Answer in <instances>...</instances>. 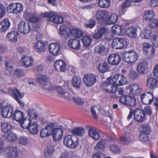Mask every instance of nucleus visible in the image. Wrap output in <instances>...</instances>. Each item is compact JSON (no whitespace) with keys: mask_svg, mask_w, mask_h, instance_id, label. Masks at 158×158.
I'll return each instance as SVG.
<instances>
[{"mask_svg":"<svg viewBox=\"0 0 158 158\" xmlns=\"http://www.w3.org/2000/svg\"><path fill=\"white\" fill-rule=\"evenodd\" d=\"M8 93L11 95L18 102L21 107L24 106V103L21 100L20 98H23L24 96L23 92H20L19 89L16 88H9L7 89Z\"/></svg>","mask_w":158,"mask_h":158,"instance_id":"obj_1","label":"nucleus"},{"mask_svg":"<svg viewBox=\"0 0 158 158\" xmlns=\"http://www.w3.org/2000/svg\"><path fill=\"white\" fill-rule=\"evenodd\" d=\"M42 16L44 18H49V21L55 24H60L63 22L62 17L58 15L53 11L46 12L42 14Z\"/></svg>","mask_w":158,"mask_h":158,"instance_id":"obj_2","label":"nucleus"},{"mask_svg":"<svg viewBox=\"0 0 158 158\" xmlns=\"http://www.w3.org/2000/svg\"><path fill=\"white\" fill-rule=\"evenodd\" d=\"M79 141L77 138L72 135H67L64 139L63 143L67 147L71 148H76L78 145Z\"/></svg>","mask_w":158,"mask_h":158,"instance_id":"obj_3","label":"nucleus"},{"mask_svg":"<svg viewBox=\"0 0 158 158\" xmlns=\"http://www.w3.org/2000/svg\"><path fill=\"white\" fill-rule=\"evenodd\" d=\"M123 56L124 61L129 64H131L137 60L138 56L135 51H129L125 52Z\"/></svg>","mask_w":158,"mask_h":158,"instance_id":"obj_4","label":"nucleus"},{"mask_svg":"<svg viewBox=\"0 0 158 158\" xmlns=\"http://www.w3.org/2000/svg\"><path fill=\"white\" fill-rule=\"evenodd\" d=\"M110 80L112 81L114 85L116 86H120L125 84L126 81V78L123 75L117 74L113 77H109Z\"/></svg>","mask_w":158,"mask_h":158,"instance_id":"obj_5","label":"nucleus"},{"mask_svg":"<svg viewBox=\"0 0 158 158\" xmlns=\"http://www.w3.org/2000/svg\"><path fill=\"white\" fill-rule=\"evenodd\" d=\"M102 88L105 91L109 93H114L117 90L116 87L112 81L110 80L109 77L107 79V81L103 83Z\"/></svg>","mask_w":158,"mask_h":158,"instance_id":"obj_6","label":"nucleus"},{"mask_svg":"<svg viewBox=\"0 0 158 158\" xmlns=\"http://www.w3.org/2000/svg\"><path fill=\"white\" fill-rule=\"evenodd\" d=\"M128 89L129 95L131 96H137L140 94L142 89L139 85L135 83L129 85Z\"/></svg>","mask_w":158,"mask_h":158,"instance_id":"obj_7","label":"nucleus"},{"mask_svg":"<svg viewBox=\"0 0 158 158\" xmlns=\"http://www.w3.org/2000/svg\"><path fill=\"white\" fill-rule=\"evenodd\" d=\"M83 81L86 86L90 87L96 82V76L93 74H86L83 77Z\"/></svg>","mask_w":158,"mask_h":158,"instance_id":"obj_8","label":"nucleus"},{"mask_svg":"<svg viewBox=\"0 0 158 158\" xmlns=\"http://www.w3.org/2000/svg\"><path fill=\"white\" fill-rule=\"evenodd\" d=\"M126 41L122 38L114 39L112 43V47L116 49H123L126 47Z\"/></svg>","mask_w":158,"mask_h":158,"instance_id":"obj_9","label":"nucleus"},{"mask_svg":"<svg viewBox=\"0 0 158 158\" xmlns=\"http://www.w3.org/2000/svg\"><path fill=\"white\" fill-rule=\"evenodd\" d=\"M37 82L43 87H48L46 89L49 90L52 89V87L49 81V80L46 76L42 75L39 77L37 80Z\"/></svg>","mask_w":158,"mask_h":158,"instance_id":"obj_10","label":"nucleus"},{"mask_svg":"<svg viewBox=\"0 0 158 158\" xmlns=\"http://www.w3.org/2000/svg\"><path fill=\"white\" fill-rule=\"evenodd\" d=\"M18 29L21 33L24 34H27L31 31L29 23L24 21L20 22L19 23Z\"/></svg>","mask_w":158,"mask_h":158,"instance_id":"obj_11","label":"nucleus"},{"mask_svg":"<svg viewBox=\"0 0 158 158\" xmlns=\"http://www.w3.org/2000/svg\"><path fill=\"white\" fill-rule=\"evenodd\" d=\"M135 119L138 122H141L144 121L146 118L144 110L138 109L134 112Z\"/></svg>","mask_w":158,"mask_h":158,"instance_id":"obj_12","label":"nucleus"},{"mask_svg":"<svg viewBox=\"0 0 158 158\" xmlns=\"http://www.w3.org/2000/svg\"><path fill=\"white\" fill-rule=\"evenodd\" d=\"M153 95L150 92H148L143 94L141 96L142 103L145 105L151 103L153 99Z\"/></svg>","mask_w":158,"mask_h":158,"instance_id":"obj_13","label":"nucleus"},{"mask_svg":"<svg viewBox=\"0 0 158 158\" xmlns=\"http://www.w3.org/2000/svg\"><path fill=\"white\" fill-rule=\"evenodd\" d=\"M108 16L109 14L105 10H100L97 11L95 18L98 21H105L106 23Z\"/></svg>","mask_w":158,"mask_h":158,"instance_id":"obj_14","label":"nucleus"},{"mask_svg":"<svg viewBox=\"0 0 158 158\" xmlns=\"http://www.w3.org/2000/svg\"><path fill=\"white\" fill-rule=\"evenodd\" d=\"M108 63L112 65H117L121 60V57L116 54H111L108 56Z\"/></svg>","mask_w":158,"mask_h":158,"instance_id":"obj_15","label":"nucleus"},{"mask_svg":"<svg viewBox=\"0 0 158 158\" xmlns=\"http://www.w3.org/2000/svg\"><path fill=\"white\" fill-rule=\"evenodd\" d=\"M4 152H6L7 156L10 158H15L18 156L17 148L15 147H6Z\"/></svg>","mask_w":158,"mask_h":158,"instance_id":"obj_16","label":"nucleus"},{"mask_svg":"<svg viewBox=\"0 0 158 158\" xmlns=\"http://www.w3.org/2000/svg\"><path fill=\"white\" fill-rule=\"evenodd\" d=\"M23 16L27 21L33 23L39 21L40 19V17L37 15L33 13H29L27 11L25 12Z\"/></svg>","mask_w":158,"mask_h":158,"instance_id":"obj_17","label":"nucleus"},{"mask_svg":"<svg viewBox=\"0 0 158 158\" xmlns=\"http://www.w3.org/2000/svg\"><path fill=\"white\" fill-rule=\"evenodd\" d=\"M68 44L71 48L77 50L80 49L81 47L80 40L76 38L70 39L68 42Z\"/></svg>","mask_w":158,"mask_h":158,"instance_id":"obj_18","label":"nucleus"},{"mask_svg":"<svg viewBox=\"0 0 158 158\" xmlns=\"http://www.w3.org/2000/svg\"><path fill=\"white\" fill-rule=\"evenodd\" d=\"M66 64L62 60H56L54 64L55 68L56 71L59 72H64L66 70Z\"/></svg>","mask_w":158,"mask_h":158,"instance_id":"obj_19","label":"nucleus"},{"mask_svg":"<svg viewBox=\"0 0 158 158\" xmlns=\"http://www.w3.org/2000/svg\"><path fill=\"white\" fill-rule=\"evenodd\" d=\"M137 28L135 27H129L126 30V34L130 38L135 39L137 36Z\"/></svg>","mask_w":158,"mask_h":158,"instance_id":"obj_20","label":"nucleus"},{"mask_svg":"<svg viewBox=\"0 0 158 158\" xmlns=\"http://www.w3.org/2000/svg\"><path fill=\"white\" fill-rule=\"evenodd\" d=\"M148 69L147 63L145 62L139 63L137 66L136 70L139 73L141 74H144Z\"/></svg>","mask_w":158,"mask_h":158,"instance_id":"obj_21","label":"nucleus"},{"mask_svg":"<svg viewBox=\"0 0 158 158\" xmlns=\"http://www.w3.org/2000/svg\"><path fill=\"white\" fill-rule=\"evenodd\" d=\"M52 132L53 140L55 141H57L62 136L63 131L61 128H56L53 129Z\"/></svg>","mask_w":158,"mask_h":158,"instance_id":"obj_22","label":"nucleus"},{"mask_svg":"<svg viewBox=\"0 0 158 158\" xmlns=\"http://www.w3.org/2000/svg\"><path fill=\"white\" fill-rule=\"evenodd\" d=\"M22 60L23 65L25 68L31 66L33 62V60L31 56L26 55L22 58Z\"/></svg>","mask_w":158,"mask_h":158,"instance_id":"obj_23","label":"nucleus"},{"mask_svg":"<svg viewBox=\"0 0 158 158\" xmlns=\"http://www.w3.org/2000/svg\"><path fill=\"white\" fill-rule=\"evenodd\" d=\"M49 50L50 52L54 55H58L60 53L59 46L56 43L50 44L49 46Z\"/></svg>","mask_w":158,"mask_h":158,"instance_id":"obj_24","label":"nucleus"},{"mask_svg":"<svg viewBox=\"0 0 158 158\" xmlns=\"http://www.w3.org/2000/svg\"><path fill=\"white\" fill-rule=\"evenodd\" d=\"M13 111V109L11 107L6 106L3 107L1 111L2 116L4 118H10L12 116Z\"/></svg>","mask_w":158,"mask_h":158,"instance_id":"obj_25","label":"nucleus"},{"mask_svg":"<svg viewBox=\"0 0 158 158\" xmlns=\"http://www.w3.org/2000/svg\"><path fill=\"white\" fill-rule=\"evenodd\" d=\"M10 25V23L8 19L3 20L0 23V31L5 32L8 30Z\"/></svg>","mask_w":158,"mask_h":158,"instance_id":"obj_26","label":"nucleus"},{"mask_svg":"<svg viewBox=\"0 0 158 158\" xmlns=\"http://www.w3.org/2000/svg\"><path fill=\"white\" fill-rule=\"evenodd\" d=\"M45 45L44 43L38 41L36 42L33 47L34 50L38 52H42L45 49Z\"/></svg>","mask_w":158,"mask_h":158,"instance_id":"obj_27","label":"nucleus"},{"mask_svg":"<svg viewBox=\"0 0 158 158\" xmlns=\"http://www.w3.org/2000/svg\"><path fill=\"white\" fill-rule=\"evenodd\" d=\"M107 31V29L104 27H101L97 33L93 35V38L98 40L102 37L103 35Z\"/></svg>","mask_w":158,"mask_h":158,"instance_id":"obj_28","label":"nucleus"},{"mask_svg":"<svg viewBox=\"0 0 158 158\" xmlns=\"http://www.w3.org/2000/svg\"><path fill=\"white\" fill-rule=\"evenodd\" d=\"M88 134L90 137L96 140H98L100 138L99 132L94 128H90L89 129Z\"/></svg>","mask_w":158,"mask_h":158,"instance_id":"obj_29","label":"nucleus"},{"mask_svg":"<svg viewBox=\"0 0 158 158\" xmlns=\"http://www.w3.org/2000/svg\"><path fill=\"white\" fill-rule=\"evenodd\" d=\"M94 50L96 52L101 55H104L106 53V48L104 45L100 44L95 47Z\"/></svg>","mask_w":158,"mask_h":158,"instance_id":"obj_30","label":"nucleus"},{"mask_svg":"<svg viewBox=\"0 0 158 158\" xmlns=\"http://www.w3.org/2000/svg\"><path fill=\"white\" fill-rule=\"evenodd\" d=\"M158 80L153 78H149L147 81V86L150 89H153L156 87Z\"/></svg>","mask_w":158,"mask_h":158,"instance_id":"obj_31","label":"nucleus"},{"mask_svg":"<svg viewBox=\"0 0 158 158\" xmlns=\"http://www.w3.org/2000/svg\"><path fill=\"white\" fill-rule=\"evenodd\" d=\"M108 140L107 139H101L100 141L98 142L95 148L98 151H102L104 148Z\"/></svg>","mask_w":158,"mask_h":158,"instance_id":"obj_32","label":"nucleus"},{"mask_svg":"<svg viewBox=\"0 0 158 158\" xmlns=\"http://www.w3.org/2000/svg\"><path fill=\"white\" fill-rule=\"evenodd\" d=\"M118 16L115 14H112L108 17L106 23L107 24H112L115 23L118 21Z\"/></svg>","mask_w":158,"mask_h":158,"instance_id":"obj_33","label":"nucleus"},{"mask_svg":"<svg viewBox=\"0 0 158 158\" xmlns=\"http://www.w3.org/2000/svg\"><path fill=\"white\" fill-rule=\"evenodd\" d=\"M24 118L23 113L19 110L15 111L13 115V119L19 123L21 122L22 119Z\"/></svg>","mask_w":158,"mask_h":158,"instance_id":"obj_34","label":"nucleus"},{"mask_svg":"<svg viewBox=\"0 0 158 158\" xmlns=\"http://www.w3.org/2000/svg\"><path fill=\"white\" fill-rule=\"evenodd\" d=\"M73 134L78 136H82L84 135L85 130L81 127H77L74 128L72 131Z\"/></svg>","mask_w":158,"mask_h":158,"instance_id":"obj_35","label":"nucleus"},{"mask_svg":"<svg viewBox=\"0 0 158 158\" xmlns=\"http://www.w3.org/2000/svg\"><path fill=\"white\" fill-rule=\"evenodd\" d=\"M1 129L2 131L5 133H7L10 130L11 126L10 123L4 122L1 123Z\"/></svg>","mask_w":158,"mask_h":158,"instance_id":"obj_36","label":"nucleus"},{"mask_svg":"<svg viewBox=\"0 0 158 158\" xmlns=\"http://www.w3.org/2000/svg\"><path fill=\"white\" fill-rule=\"evenodd\" d=\"M112 32L115 34L120 35L123 33V27L121 25H114L112 27Z\"/></svg>","mask_w":158,"mask_h":158,"instance_id":"obj_37","label":"nucleus"},{"mask_svg":"<svg viewBox=\"0 0 158 158\" xmlns=\"http://www.w3.org/2000/svg\"><path fill=\"white\" fill-rule=\"evenodd\" d=\"M98 69L102 73H105L110 70L109 64L106 62L100 64L98 66Z\"/></svg>","mask_w":158,"mask_h":158,"instance_id":"obj_38","label":"nucleus"},{"mask_svg":"<svg viewBox=\"0 0 158 158\" xmlns=\"http://www.w3.org/2000/svg\"><path fill=\"white\" fill-rule=\"evenodd\" d=\"M54 151V148L53 146H48L44 152V155L45 158L50 157L52 155Z\"/></svg>","mask_w":158,"mask_h":158,"instance_id":"obj_39","label":"nucleus"},{"mask_svg":"<svg viewBox=\"0 0 158 158\" xmlns=\"http://www.w3.org/2000/svg\"><path fill=\"white\" fill-rule=\"evenodd\" d=\"M38 125L35 123L30 124L28 129L30 133L32 134H35L38 132Z\"/></svg>","mask_w":158,"mask_h":158,"instance_id":"obj_40","label":"nucleus"},{"mask_svg":"<svg viewBox=\"0 0 158 158\" xmlns=\"http://www.w3.org/2000/svg\"><path fill=\"white\" fill-rule=\"evenodd\" d=\"M5 139L7 141L14 142L17 139L16 135L11 132L5 134Z\"/></svg>","mask_w":158,"mask_h":158,"instance_id":"obj_41","label":"nucleus"},{"mask_svg":"<svg viewBox=\"0 0 158 158\" xmlns=\"http://www.w3.org/2000/svg\"><path fill=\"white\" fill-rule=\"evenodd\" d=\"M154 16L153 11L152 10L145 11L144 13L143 18L146 21L150 20Z\"/></svg>","mask_w":158,"mask_h":158,"instance_id":"obj_42","label":"nucleus"},{"mask_svg":"<svg viewBox=\"0 0 158 158\" xmlns=\"http://www.w3.org/2000/svg\"><path fill=\"white\" fill-rule=\"evenodd\" d=\"M81 82V80L80 78L76 77H73L72 84L74 87L76 88H79L80 87Z\"/></svg>","mask_w":158,"mask_h":158,"instance_id":"obj_43","label":"nucleus"},{"mask_svg":"<svg viewBox=\"0 0 158 158\" xmlns=\"http://www.w3.org/2000/svg\"><path fill=\"white\" fill-rule=\"evenodd\" d=\"M19 123L22 128L23 129H27L28 128L31 122L30 119L24 118Z\"/></svg>","mask_w":158,"mask_h":158,"instance_id":"obj_44","label":"nucleus"},{"mask_svg":"<svg viewBox=\"0 0 158 158\" xmlns=\"http://www.w3.org/2000/svg\"><path fill=\"white\" fill-rule=\"evenodd\" d=\"M140 35L142 39H149L151 37V32L150 30L145 29L141 31Z\"/></svg>","mask_w":158,"mask_h":158,"instance_id":"obj_45","label":"nucleus"},{"mask_svg":"<svg viewBox=\"0 0 158 158\" xmlns=\"http://www.w3.org/2000/svg\"><path fill=\"white\" fill-rule=\"evenodd\" d=\"M70 32L73 36L75 37L80 38L83 35L82 32L80 30L77 29H73L70 30Z\"/></svg>","mask_w":158,"mask_h":158,"instance_id":"obj_46","label":"nucleus"},{"mask_svg":"<svg viewBox=\"0 0 158 158\" xmlns=\"http://www.w3.org/2000/svg\"><path fill=\"white\" fill-rule=\"evenodd\" d=\"M81 41L85 47H87L89 46L91 44L92 39L91 38L88 36H84L81 39Z\"/></svg>","mask_w":158,"mask_h":158,"instance_id":"obj_47","label":"nucleus"},{"mask_svg":"<svg viewBox=\"0 0 158 158\" xmlns=\"http://www.w3.org/2000/svg\"><path fill=\"white\" fill-rule=\"evenodd\" d=\"M133 138V136L129 134H125L124 136L121 137L120 140L125 143H130Z\"/></svg>","mask_w":158,"mask_h":158,"instance_id":"obj_48","label":"nucleus"},{"mask_svg":"<svg viewBox=\"0 0 158 158\" xmlns=\"http://www.w3.org/2000/svg\"><path fill=\"white\" fill-rule=\"evenodd\" d=\"M7 38L10 41L12 42H16L17 41V36L14 31L9 32L7 35Z\"/></svg>","mask_w":158,"mask_h":158,"instance_id":"obj_49","label":"nucleus"},{"mask_svg":"<svg viewBox=\"0 0 158 158\" xmlns=\"http://www.w3.org/2000/svg\"><path fill=\"white\" fill-rule=\"evenodd\" d=\"M110 3V0H99L98 4L101 8H106L109 7Z\"/></svg>","mask_w":158,"mask_h":158,"instance_id":"obj_50","label":"nucleus"},{"mask_svg":"<svg viewBox=\"0 0 158 158\" xmlns=\"http://www.w3.org/2000/svg\"><path fill=\"white\" fill-rule=\"evenodd\" d=\"M143 50L146 52V53L151 52V53L154 52L153 48L151 45L145 43L143 44Z\"/></svg>","mask_w":158,"mask_h":158,"instance_id":"obj_51","label":"nucleus"},{"mask_svg":"<svg viewBox=\"0 0 158 158\" xmlns=\"http://www.w3.org/2000/svg\"><path fill=\"white\" fill-rule=\"evenodd\" d=\"M67 27L65 25H61L60 27V35L62 36L64 35L65 36H68L69 34L67 31Z\"/></svg>","mask_w":158,"mask_h":158,"instance_id":"obj_52","label":"nucleus"},{"mask_svg":"<svg viewBox=\"0 0 158 158\" xmlns=\"http://www.w3.org/2000/svg\"><path fill=\"white\" fill-rule=\"evenodd\" d=\"M128 76L131 80H134L138 78L139 74L135 71L130 70L128 73Z\"/></svg>","mask_w":158,"mask_h":158,"instance_id":"obj_53","label":"nucleus"},{"mask_svg":"<svg viewBox=\"0 0 158 158\" xmlns=\"http://www.w3.org/2000/svg\"><path fill=\"white\" fill-rule=\"evenodd\" d=\"M136 104V98L134 96L130 95L127 106L131 107L134 106H135Z\"/></svg>","mask_w":158,"mask_h":158,"instance_id":"obj_54","label":"nucleus"},{"mask_svg":"<svg viewBox=\"0 0 158 158\" xmlns=\"http://www.w3.org/2000/svg\"><path fill=\"white\" fill-rule=\"evenodd\" d=\"M130 95H124L122 96L119 99V102L124 105L127 106Z\"/></svg>","mask_w":158,"mask_h":158,"instance_id":"obj_55","label":"nucleus"},{"mask_svg":"<svg viewBox=\"0 0 158 158\" xmlns=\"http://www.w3.org/2000/svg\"><path fill=\"white\" fill-rule=\"evenodd\" d=\"M142 128L140 132V133L148 135L151 131L149 126L146 124H144L142 125Z\"/></svg>","mask_w":158,"mask_h":158,"instance_id":"obj_56","label":"nucleus"},{"mask_svg":"<svg viewBox=\"0 0 158 158\" xmlns=\"http://www.w3.org/2000/svg\"><path fill=\"white\" fill-rule=\"evenodd\" d=\"M25 71L23 69H16L14 71V75L17 77H20L24 75Z\"/></svg>","mask_w":158,"mask_h":158,"instance_id":"obj_57","label":"nucleus"},{"mask_svg":"<svg viewBox=\"0 0 158 158\" xmlns=\"http://www.w3.org/2000/svg\"><path fill=\"white\" fill-rule=\"evenodd\" d=\"M148 26L151 29L157 27L158 26V21L156 19L150 20L148 23Z\"/></svg>","mask_w":158,"mask_h":158,"instance_id":"obj_58","label":"nucleus"},{"mask_svg":"<svg viewBox=\"0 0 158 158\" xmlns=\"http://www.w3.org/2000/svg\"><path fill=\"white\" fill-rule=\"evenodd\" d=\"M27 113L30 118L33 119H36L37 117V113L32 108H30L28 110Z\"/></svg>","mask_w":158,"mask_h":158,"instance_id":"obj_59","label":"nucleus"},{"mask_svg":"<svg viewBox=\"0 0 158 158\" xmlns=\"http://www.w3.org/2000/svg\"><path fill=\"white\" fill-rule=\"evenodd\" d=\"M51 133L49 130L45 127L43 128L40 132V136L42 138H44L49 136L51 135Z\"/></svg>","mask_w":158,"mask_h":158,"instance_id":"obj_60","label":"nucleus"},{"mask_svg":"<svg viewBox=\"0 0 158 158\" xmlns=\"http://www.w3.org/2000/svg\"><path fill=\"white\" fill-rule=\"evenodd\" d=\"M15 14H17L21 12L23 9L22 4L19 3H15Z\"/></svg>","mask_w":158,"mask_h":158,"instance_id":"obj_61","label":"nucleus"},{"mask_svg":"<svg viewBox=\"0 0 158 158\" xmlns=\"http://www.w3.org/2000/svg\"><path fill=\"white\" fill-rule=\"evenodd\" d=\"M96 25L95 21L92 19H90L88 23H84V25L86 28H92Z\"/></svg>","mask_w":158,"mask_h":158,"instance_id":"obj_62","label":"nucleus"},{"mask_svg":"<svg viewBox=\"0 0 158 158\" xmlns=\"http://www.w3.org/2000/svg\"><path fill=\"white\" fill-rule=\"evenodd\" d=\"M149 138L148 135L140 133L139 135L140 141L143 143H145L148 141Z\"/></svg>","mask_w":158,"mask_h":158,"instance_id":"obj_63","label":"nucleus"},{"mask_svg":"<svg viewBox=\"0 0 158 158\" xmlns=\"http://www.w3.org/2000/svg\"><path fill=\"white\" fill-rule=\"evenodd\" d=\"M73 101L76 104L79 105H82L84 104L83 99L78 97H73Z\"/></svg>","mask_w":158,"mask_h":158,"instance_id":"obj_64","label":"nucleus"}]
</instances>
